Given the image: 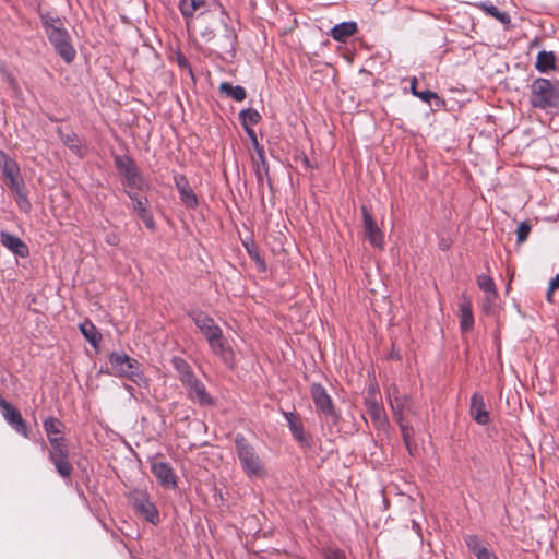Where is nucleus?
Here are the masks:
<instances>
[{
	"label": "nucleus",
	"instance_id": "1",
	"mask_svg": "<svg viewBox=\"0 0 559 559\" xmlns=\"http://www.w3.org/2000/svg\"><path fill=\"white\" fill-rule=\"evenodd\" d=\"M39 17L47 38L58 56L66 63H72L76 57V50L61 19L57 15H51L49 12H39Z\"/></svg>",
	"mask_w": 559,
	"mask_h": 559
},
{
	"label": "nucleus",
	"instance_id": "2",
	"mask_svg": "<svg viewBox=\"0 0 559 559\" xmlns=\"http://www.w3.org/2000/svg\"><path fill=\"white\" fill-rule=\"evenodd\" d=\"M108 362L109 368H102L103 373L128 379L140 388L148 386L150 381L142 371L141 364L124 352H111Z\"/></svg>",
	"mask_w": 559,
	"mask_h": 559
},
{
	"label": "nucleus",
	"instance_id": "3",
	"mask_svg": "<svg viewBox=\"0 0 559 559\" xmlns=\"http://www.w3.org/2000/svg\"><path fill=\"white\" fill-rule=\"evenodd\" d=\"M235 450L241 469L248 478H264L266 468L263 459L259 455L253 444L241 433L234 438Z\"/></svg>",
	"mask_w": 559,
	"mask_h": 559
},
{
	"label": "nucleus",
	"instance_id": "4",
	"mask_svg": "<svg viewBox=\"0 0 559 559\" xmlns=\"http://www.w3.org/2000/svg\"><path fill=\"white\" fill-rule=\"evenodd\" d=\"M530 88V105L533 108L547 110L559 106V81L545 78L535 79Z\"/></svg>",
	"mask_w": 559,
	"mask_h": 559
},
{
	"label": "nucleus",
	"instance_id": "5",
	"mask_svg": "<svg viewBox=\"0 0 559 559\" xmlns=\"http://www.w3.org/2000/svg\"><path fill=\"white\" fill-rule=\"evenodd\" d=\"M114 164L118 173L123 177V183L130 189L142 190L144 179L132 157L129 155H116Z\"/></svg>",
	"mask_w": 559,
	"mask_h": 559
},
{
	"label": "nucleus",
	"instance_id": "6",
	"mask_svg": "<svg viewBox=\"0 0 559 559\" xmlns=\"http://www.w3.org/2000/svg\"><path fill=\"white\" fill-rule=\"evenodd\" d=\"M310 394L316 408L326 419H331L334 424L337 423L340 415L336 412L333 401L326 389L320 383H312L310 386Z\"/></svg>",
	"mask_w": 559,
	"mask_h": 559
},
{
	"label": "nucleus",
	"instance_id": "7",
	"mask_svg": "<svg viewBox=\"0 0 559 559\" xmlns=\"http://www.w3.org/2000/svg\"><path fill=\"white\" fill-rule=\"evenodd\" d=\"M0 412L12 429L24 438H28L29 430L21 413L10 402L2 397L0 399Z\"/></svg>",
	"mask_w": 559,
	"mask_h": 559
},
{
	"label": "nucleus",
	"instance_id": "8",
	"mask_svg": "<svg viewBox=\"0 0 559 559\" xmlns=\"http://www.w3.org/2000/svg\"><path fill=\"white\" fill-rule=\"evenodd\" d=\"M361 214L366 238L368 239L371 246L382 249L385 243L383 231L378 227L377 222L374 221L372 214L367 209V206H361Z\"/></svg>",
	"mask_w": 559,
	"mask_h": 559
},
{
	"label": "nucleus",
	"instance_id": "9",
	"mask_svg": "<svg viewBox=\"0 0 559 559\" xmlns=\"http://www.w3.org/2000/svg\"><path fill=\"white\" fill-rule=\"evenodd\" d=\"M197 328L201 331L207 343L215 341L223 334L222 329L215 323L214 319L203 311H192L190 314Z\"/></svg>",
	"mask_w": 559,
	"mask_h": 559
},
{
	"label": "nucleus",
	"instance_id": "10",
	"mask_svg": "<svg viewBox=\"0 0 559 559\" xmlns=\"http://www.w3.org/2000/svg\"><path fill=\"white\" fill-rule=\"evenodd\" d=\"M132 507L147 522L152 524L159 522V513L146 492H136L132 497Z\"/></svg>",
	"mask_w": 559,
	"mask_h": 559
},
{
	"label": "nucleus",
	"instance_id": "11",
	"mask_svg": "<svg viewBox=\"0 0 559 559\" xmlns=\"http://www.w3.org/2000/svg\"><path fill=\"white\" fill-rule=\"evenodd\" d=\"M174 183L178 190L181 203L190 210H194L199 205V200L191 188L188 178L183 174L176 173L173 176Z\"/></svg>",
	"mask_w": 559,
	"mask_h": 559
},
{
	"label": "nucleus",
	"instance_id": "12",
	"mask_svg": "<svg viewBox=\"0 0 559 559\" xmlns=\"http://www.w3.org/2000/svg\"><path fill=\"white\" fill-rule=\"evenodd\" d=\"M151 472L164 488L177 487V475L168 462L151 461Z\"/></svg>",
	"mask_w": 559,
	"mask_h": 559
},
{
	"label": "nucleus",
	"instance_id": "13",
	"mask_svg": "<svg viewBox=\"0 0 559 559\" xmlns=\"http://www.w3.org/2000/svg\"><path fill=\"white\" fill-rule=\"evenodd\" d=\"M211 352L217 356L221 361L229 369H233L236 364V356L229 342L222 334L215 341L209 342Z\"/></svg>",
	"mask_w": 559,
	"mask_h": 559
},
{
	"label": "nucleus",
	"instance_id": "14",
	"mask_svg": "<svg viewBox=\"0 0 559 559\" xmlns=\"http://www.w3.org/2000/svg\"><path fill=\"white\" fill-rule=\"evenodd\" d=\"M255 154V156H252V163L254 166V174L258 181L259 192L263 193L265 182L270 188L272 187L270 167L265 157L264 150H258Z\"/></svg>",
	"mask_w": 559,
	"mask_h": 559
},
{
	"label": "nucleus",
	"instance_id": "15",
	"mask_svg": "<svg viewBox=\"0 0 559 559\" xmlns=\"http://www.w3.org/2000/svg\"><path fill=\"white\" fill-rule=\"evenodd\" d=\"M188 390V396L190 400L199 403L202 406L213 405L214 401L206 391L204 383L195 376L185 383Z\"/></svg>",
	"mask_w": 559,
	"mask_h": 559
},
{
	"label": "nucleus",
	"instance_id": "16",
	"mask_svg": "<svg viewBox=\"0 0 559 559\" xmlns=\"http://www.w3.org/2000/svg\"><path fill=\"white\" fill-rule=\"evenodd\" d=\"M129 198L133 201V210L138 216L143 221L144 225L148 229L155 228V222L151 211L147 209L148 200L146 197H139L135 193L127 191Z\"/></svg>",
	"mask_w": 559,
	"mask_h": 559
},
{
	"label": "nucleus",
	"instance_id": "17",
	"mask_svg": "<svg viewBox=\"0 0 559 559\" xmlns=\"http://www.w3.org/2000/svg\"><path fill=\"white\" fill-rule=\"evenodd\" d=\"M469 414L472 418L481 426L487 425L490 420L484 396L478 392H475L471 397Z\"/></svg>",
	"mask_w": 559,
	"mask_h": 559
},
{
	"label": "nucleus",
	"instance_id": "18",
	"mask_svg": "<svg viewBox=\"0 0 559 559\" xmlns=\"http://www.w3.org/2000/svg\"><path fill=\"white\" fill-rule=\"evenodd\" d=\"M0 242L3 247L20 258H26L29 255L27 245L15 235L2 230L0 231Z\"/></svg>",
	"mask_w": 559,
	"mask_h": 559
},
{
	"label": "nucleus",
	"instance_id": "19",
	"mask_svg": "<svg viewBox=\"0 0 559 559\" xmlns=\"http://www.w3.org/2000/svg\"><path fill=\"white\" fill-rule=\"evenodd\" d=\"M49 462L55 466L58 475L64 479H69L73 473V465L70 462V451L62 452L48 457Z\"/></svg>",
	"mask_w": 559,
	"mask_h": 559
},
{
	"label": "nucleus",
	"instance_id": "20",
	"mask_svg": "<svg viewBox=\"0 0 559 559\" xmlns=\"http://www.w3.org/2000/svg\"><path fill=\"white\" fill-rule=\"evenodd\" d=\"M408 401V396L405 394H401L396 386H393L389 390L390 406L397 421L402 420L403 411L407 407Z\"/></svg>",
	"mask_w": 559,
	"mask_h": 559
},
{
	"label": "nucleus",
	"instance_id": "21",
	"mask_svg": "<svg viewBox=\"0 0 559 559\" xmlns=\"http://www.w3.org/2000/svg\"><path fill=\"white\" fill-rule=\"evenodd\" d=\"M366 406L369 416L371 417L373 424L377 428H383L388 424L386 416L384 413V408L381 403H379L376 397H368L366 400Z\"/></svg>",
	"mask_w": 559,
	"mask_h": 559
},
{
	"label": "nucleus",
	"instance_id": "22",
	"mask_svg": "<svg viewBox=\"0 0 559 559\" xmlns=\"http://www.w3.org/2000/svg\"><path fill=\"white\" fill-rule=\"evenodd\" d=\"M460 310V328L463 333L469 332L474 328V316L471 301L463 296L459 305Z\"/></svg>",
	"mask_w": 559,
	"mask_h": 559
},
{
	"label": "nucleus",
	"instance_id": "23",
	"mask_svg": "<svg viewBox=\"0 0 559 559\" xmlns=\"http://www.w3.org/2000/svg\"><path fill=\"white\" fill-rule=\"evenodd\" d=\"M43 427L46 432L47 439L49 442L55 439L64 438L63 433V423L53 416L47 417L43 421Z\"/></svg>",
	"mask_w": 559,
	"mask_h": 559
},
{
	"label": "nucleus",
	"instance_id": "24",
	"mask_svg": "<svg viewBox=\"0 0 559 559\" xmlns=\"http://www.w3.org/2000/svg\"><path fill=\"white\" fill-rule=\"evenodd\" d=\"M358 29L356 22H342L333 26L331 36L337 41H345L348 37L354 35Z\"/></svg>",
	"mask_w": 559,
	"mask_h": 559
},
{
	"label": "nucleus",
	"instance_id": "25",
	"mask_svg": "<svg viewBox=\"0 0 559 559\" xmlns=\"http://www.w3.org/2000/svg\"><path fill=\"white\" fill-rule=\"evenodd\" d=\"M535 68L540 73H547L556 68V56L552 51L542 50L538 52Z\"/></svg>",
	"mask_w": 559,
	"mask_h": 559
},
{
	"label": "nucleus",
	"instance_id": "26",
	"mask_svg": "<svg viewBox=\"0 0 559 559\" xmlns=\"http://www.w3.org/2000/svg\"><path fill=\"white\" fill-rule=\"evenodd\" d=\"M80 331L85 337V340L94 347H97L102 341V335L98 332L97 328L91 320H85L80 323Z\"/></svg>",
	"mask_w": 559,
	"mask_h": 559
},
{
	"label": "nucleus",
	"instance_id": "27",
	"mask_svg": "<svg viewBox=\"0 0 559 559\" xmlns=\"http://www.w3.org/2000/svg\"><path fill=\"white\" fill-rule=\"evenodd\" d=\"M174 368L179 373L180 381L185 384L190 381L195 374L193 373L190 365L181 357H174L171 359Z\"/></svg>",
	"mask_w": 559,
	"mask_h": 559
},
{
	"label": "nucleus",
	"instance_id": "28",
	"mask_svg": "<svg viewBox=\"0 0 559 559\" xmlns=\"http://www.w3.org/2000/svg\"><path fill=\"white\" fill-rule=\"evenodd\" d=\"M219 91L236 102H242L247 97V92L242 86H234L229 82H222L219 85Z\"/></svg>",
	"mask_w": 559,
	"mask_h": 559
},
{
	"label": "nucleus",
	"instance_id": "29",
	"mask_svg": "<svg viewBox=\"0 0 559 559\" xmlns=\"http://www.w3.org/2000/svg\"><path fill=\"white\" fill-rule=\"evenodd\" d=\"M0 169L3 177L21 171L19 164L2 150H0Z\"/></svg>",
	"mask_w": 559,
	"mask_h": 559
},
{
	"label": "nucleus",
	"instance_id": "30",
	"mask_svg": "<svg viewBox=\"0 0 559 559\" xmlns=\"http://www.w3.org/2000/svg\"><path fill=\"white\" fill-rule=\"evenodd\" d=\"M205 7V0H180L179 10L181 14L188 19L192 17L194 13Z\"/></svg>",
	"mask_w": 559,
	"mask_h": 559
},
{
	"label": "nucleus",
	"instance_id": "31",
	"mask_svg": "<svg viewBox=\"0 0 559 559\" xmlns=\"http://www.w3.org/2000/svg\"><path fill=\"white\" fill-rule=\"evenodd\" d=\"M58 135L62 143L68 146L71 151L78 153L81 150V142L78 134L73 131L63 132L60 128L58 129Z\"/></svg>",
	"mask_w": 559,
	"mask_h": 559
},
{
	"label": "nucleus",
	"instance_id": "32",
	"mask_svg": "<svg viewBox=\"0 0 559 559\" xmlns=\"http://www.w3.org/2000/svg\"><path fill=\"white\" fill-rule=\"evenodd\" d=\"M292 436L300 445H310V437L305 432L301 419L297 423H292L288 427Z\"/></svg>",
	"mask_w": 559,
	"mask_h": 559
},
{
	"label": "nucleus",
	"instance_id": "33",
	"mask_svg": "<svg viewBox=\"0 0 559 559\" xmlns=\"http://www.w3.org/2000/svg\"><path fill=\"white\" fill-rule=\"evenodd\" d=\"M261 118V115L252 108L242 109L239 112V120L243 129L251 128V126L258 124Z\"/></svg>",
	"mask_w": 559,
	"mask_h": 559
},
{
	"label": "nucleus",
	"instance_id": "34",
	"mask_svg": "<svg viewBox=\"0 0 559 559\" xmlns=\"http://www.w3.org/2000/svg\"><path fill=\"white\" fill-rule=\"evenodd\" d=\"M487 14H489L490 16L495 17L496 20H498L499 22H501L502 24H508L510 23V16L507 12H501L496 5H493L492 3H488V2H483L480 3L479 5Z\"/></svg>",
	"mask_w": 559,
	"mask_h": 559
},
{
	"label": "nucleus",
	"instance_id": "35",
	"mask_svg": "<svg viewBox=\"0 0 559 559\" xmlns=\"http://www.w3.org/2000/svg\"><path fill=\"white\" fill-rule=\"evenodd\" d=\"M478 288L484 293L498 290L493 278L488 274H479L476 278Z\"/></svg>",
	"mask_w": 559,
	"mask_h": 559
},
{
	"label": "nucleus",
	"instance_id": "36",
	"mask_svg": "<svg viewBox=\"0 0 559 559\" xmlns=\"http://www.w3.org/2000/svg\"><path fill=\"white\" fill-rule=\"evenodd\" d=\"M14 195L19 209L24 213H29L32 210V203L28 200L27 189H20V191L14 192Z\"/></svg>",
	"mask_w": 559,
	"mask_h": 559
},
{
	"label": "nucleus",
	"instance_id": "37",
	"mask_svg": "<svg viewBox=\"0 0 559 559\" xmlns=\"http://www.w3.org/2000/svg\"><path fill=\"white\" fill-rule=\"evenodd\" d=\"M465 544L467 548L477 557V554H480L483 550H487L485 546L481 545L480 539L475 534H469L464 537Z\"/></svg>",
	"mask_w": 559,
	"mask_h": 559
},
{
	"label": "nucleus",
	"instance_id": "38",
	"mask_svg": "<svg viewBox=\"0 0 559 559\" xmlns=\"http://www.w3.org/2000/svg\"><path fill=\"white\" fill-rule=\"evenodd\" d=\"M49 445L50 447L48 449V457L56 455V453L59 454L62 452H69V445L64 438L51 440V442H49Z\"/></svg>",
	"mask_w": 559,
	"mask_h": 559
},
{
	"label": "nucleus",
	"instance_id": "39",
	"mask_svg": "<svg viewBox=\"0 0 559 559\" xmlns=\"http://www.w3.org/2000/svg\"><path fill=\"white\" fill-rule=\"evenodd\" d=\"M248 255L251 260H253L258 266V269L262 272L266 271V263L264 259L260 255L257 247L252 243L251 246L245 245Z\"/></svg>",
	"mask_w": 559,
	"mask_h": 559
},
{
	"label": "nucleus",
	"instance_id": "40",
	"mask_svg": "<svg viewBox=\"0 0 559 559\" xmlns=\"http://www.w3.org/2000/svg\"><path fill=\"white\" fill-rule=\"evenodd\" d=\"M499 297L498 290L484 294L483 298V311L486 314H490L493 311L497 299Z\"/></svg>",
	"mask_w": 559,
	"mask_h": 559
},
{
	"label": "nucleus",
	"instance_id": "41",
	"mask_svg": "<svg viewBox=\"0 0 559 559\" xmlns=\"http://www.w3.org/2000/svg\"><path fill=\"white\" fill-rule=\"evenodd\" d=\"M321 555L323 559H347L346 552L334 546H328L322 548Z\"/></svg>",
	"mask_w": 559,
	"mask_h": 559
},
{
	"label": "nucleus",
	"instance_id": "42",
	"mask_svg": "<svg viewBox=\"0 0 559 559\" xmlns=\"http://www.w3.org/2000/svg\"><path fill=\"white\" fill-rule=\"evenodd\" d=\"M4 178L8 180V186L12 190L13 193L16 191H20V189L26 188L25 182H24L23 178L21 177V171L16 175L15 174H13L12 176L9 175Z\"/></svg>",
	"mask_w": 559,
	"mask_h": 559
},
{
	"label": "nucleus",
	"instance_id": "43",
	"mask_svg": "<svg viewBox=\"0 0 559 559\" xmlns=\"http://www.w3.org/2000/svg\"><path fill=\"white\" fill-rule=\"evenodd\" d=\"M532 226L528 222H522L518 228H516V242L523 243L526 241L530 233H531Z\"/></svg>",
	"mask_w": 559,
	"mask_h": 559
},
{
	"label": "nucleus",
	"instance_id": "44",
	"mask_svg": "<svg viewBox=\"0 0 559 559\" xmlns=\"http://www.w3.org/2000/svg\"><path fill=\"white\" fill-rule=\"evenodd\" d=\"M399 425H400V428H401V432H402V437H403V440L406 444L407 448H409V441L413 437V428L405 425L403 423V419L401 421H397Z\"/></svg>",
	"mask_w": 559,
	"mask_h": 559
},
{
	"label": "nucleus",
	"instance_id": "45",
	"mask_svg": "<svg viewBox=\"0 0 559 559\" xmlns=\"http://www.w3.org/2000/svg\"><path fill=\"white\" fill-rule=\"evenodd\" d=\"M416 97L420 98L423 102H425L427 104H431L432 99L440 100L437 93H435L430 90L418 91Z\"/></svg>",
	"mask_w": 559,
	"mask_h": 559
},
{
	"label": "nucleus",
	"instance_id": "46",
	"mask_svg": "<svg viewBox=\"0 0 559 559\" xmlns=\"http://www.w3.org/2000/svg\"><path fill=\"white\" fill-rule=\"evenodd\" d=\"M559 288V274H557L554 278L550 280L548 289L546 293V299L548 302H554L552 296L554 292Z\"/></svg>",
	"mask_w": 559,
	"mask_h": 559
},
{
	"label": "nucleus",
	"instance_id": "47",
	"mask_svg": "<svg viewBox=\"0 0 559 559\" xmlns=\"http://www.w3.org/2000/svg\"><path fill=\"white\" fill-rule=\"evenodd\" d=\"M245 131L249 136L255 153L258 152V150H264L263 146L259 144L255 131L252 128H246Z\"/></svg>",
	"mask_w": 559,
	"mask_h": 559
},
{
	"label": "nucleus",
	"instance_id": "48",
	"mask_svg": "<svg viewBox=\"0 0 559 559\" xmlns=\"http://www.w3.org/2000/svg\"><path fill=\"white\" fill-rule=\"evenodd\" d=\"M105 241L106 243H108L109 246H112V247H116L119 245L120 242V237L117 233L115 231H110V233H107L106 236H105Z\"/></svg>",
	"mask_w": 559,
	"mask_h": 559
},
{
	"label": "nucleus",
	"instance_id": "49",
	"mask_svg": "<svg viewBox=\"0 0 559 559\" xmlns=\"http://www.w3.org/2000/svg\"><path fill=\"white\" fill-rule=\"evenodd\" d=\"M282 414L284 418L287 420L288 427L292 425V423H297L300 420V417L295 412H285L282 411Z\"/></svg>",
	"mask_w": 559,
	"mask_h": 559
},
{
	"label": "nucleus",
	"instance_id": "50",
	"mask_svg": "<svg viewBox=\"0 0 559 559\" xmlns=\"http://www.w3.org/2000/svg\"><path fill=\"white\" fill-rule=\"evenodd\" d=\"M476 558L477 559H498V557L489 549L480 551V554H477Z\"/></svg>",
	"mask_w": 559,
	"mask_h": 559
},
{
	"label": "nucleus",
	"instance_id": "51",
	"mask_svg": "<svg viewBox=\"0 0 559 559\" xmlns=\"http://www.w3.org/2000/svg\"><path fill=\"white\" fill-rule=\"evenodd\" d=\"M417 83H418V81H417V79L414 76V78L412 79V81H411V93H412L414 96H416V95H417V93H418V90H417Z\"/></svg>",
	"mask_w": 559,
	"mask_h": 559
},
{
	"label": "nucleus",
	"instance_id": "52",
	"mask_svg": "<svg viewBox=\"0 0 559 559\" xmlns=\"http://www.w3.org/2000/svg\"><path fill=\"white\" fill-rule=\"evenodd\" d=\"M234 39H235V37H234V36H231V35H227V40H228L229 50H234Z\"/></svg>",
	"mask_w": 559,
	"mask_h": 559
},
{
	"label": "nucleus",
	"instance_id": "53",
	"mask_svg": "<svg viewBox=\"0 0 559 559\" xmlns=\"http://www.w3.org/2000/svg\"><path fill=\"white\" fill-rule=\"evenodd\" d=\"M124 389L130 393L131 396H134V388L130 384H124Z\"/></svg>",
	"mask_w": 559,
	"mask_h": 559
},
{
	"label": "nucleus",
	"instance_id": "54",
	"mask_svg": "<svg viewBox=\"0 0 559 559\" xmlns=\"http://www.w3.org/2000/svg\"><path fill=\"white\" fill-rule=\"evenodd\" d=\"M304 163H305L307 166H309V159H308V157H305V158H304Z\"/></svg>",
	"mask_w": 559,
	"mask_h": 559
}]
</instances>
